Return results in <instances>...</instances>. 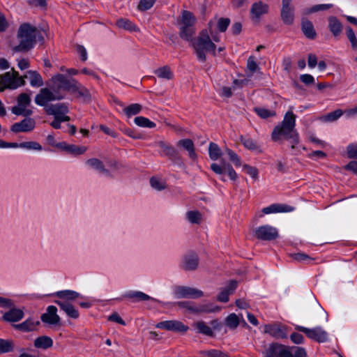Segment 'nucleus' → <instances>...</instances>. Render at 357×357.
I'll return each mask as SVG.
<instances>
[{
  "label": "nucleus",
  "mask_w": 357,
  "mask_h": 357,
  "mask_svg": "<svg viewBox=\"0 0 357 357\" xmlns=\"http://www.w3.org/2000/svg\"><path fill=\"white\" fill-rule=\"evenodd\" d=\"M17 37L20 44L13 47L14 52H26L33 47L37 38L40 40L43 39L40 30L30 23H23L20 26Z\"/></svg>",
  "instance_id": "1"
},
{
  "label": "nucleus",
  "mask_w": 357,
  "mask_h": 357,
  "mask_svg": "<svg viewBox=\"0 0 357 357\" xmlns=\"http://www.w3.org/2000/svg\"><path fill=\"white\" fill-rule=\"evenodd\" d=\"M191 45L199 61L206 60V54H215L216 45L213 43L206 31H202L199 35L193 38Z\"/></svg>",
  "instance_id": "2"
},
{
  "label": "nucleus",
  "mask_w": 357,
  "mask_h": 357,
  "mask_svg": "<svg viewBox=\"0 0 357 357\" xmlns=\"http://www.w3.org/2000/svg\"><path fill=\"white\" fill-rule=\"evenodd\" d=\"M265 357H307V356L305 349L303 347L272 344L267 349Z\"/></svg>",
  "instance_id": "3"
},
{
  "label": "nucleus",
  "mask_w": 357,
  "mask_h": 357,
  "mask_svg": "<svg viewBox=\"0 0 357 357\" xmlns=\"http://www.w3.org/2000/svg\"><path fill=\"white\" fill-rule=\"evenodd\" d=\"M50 87L54 91L62 93V91L73 92L77 89V82L73 78H68L62 74L57 73L50 79Z\"/></svg>",
  "instance_id": "4"
},
{
  "label": "nucleus",
  "mask_w": 357,
  "mask_h": 357,
  "mask_svg": "<svg viewBox=\"0 0 357 357\" xmlns=\"http://www.w3.org/2000/svg\"><path fill=\"white\" fill-rule=\"evenodd\" d=\"M344 114L349 118L357 116V105L347 108L345 110L336 109L334 111L319 116L318 120L323 123H333L341 118Z\"/></svg>",
  "instance_id": "5"
},
{
  "label": "nucleus",
  "mask_w": 357,
  "mask_h": 357,
  "mask_svg": "<svg viewBox=\"0 0 357 357\" xmlns=\"http://www.w3.org/2000/svg\"><path fill=\"white\" fill-rule=\"evenodd\" d=\"M252 234L254 237L260 241H273L279 237L278 229L268 225H264L255 228Z\"/></svg>",
  "instance_id": "6"
},
{
  "label": "nucleus",
  "mask_w": 357,
  "mask_h": 357,
  "mask_svg": "<svg viewBox=\"0 0 357 357\" xmlns=\"http://www.w3.org/2000/svg\"><path fill=\"white\" fill-rule=\"evenodd\" d=\"M17 105L11 109L14 114L29 116L32 114V110L27 108L31 104V98L27 93H20L17 98Z\"/></svg>",
  "instance_id": "7"
},
{
  "label": "nucleus",
  "mask_w": 357,
  "mask_h": 357,
  "mask_svg": "<svg viewBox=\"0 0 357 357\" xmlns=\"http://www.w3.org/2000/svg\"><path fill=\"white\" fill-rule=\"evenodd\" d=\"M24 84V77H19L18 73L13 68L11 72L6 73L1 76L0 84H5L8 89H15Z\"/></svg>",
  "instance_id": "8"
},
{
  "label": "nucleus",
  "mask_w": 357,
  "mask_h": 357,
  "mask_svg": "<svg viewBox=\"0 0 357 357\" xmlns=\"http://www.w3.org/2000/svg\"><path fill=\"white\" fill-rule=\"evenodd\" d=\"M280 19L282 23L287 26H291L294 23L295 12L292 0H282Z\"/></svg>",
  "instance_id": "9"
},
{
  "label": "nucleus",
  "mask_w": 357,
  "mask_h": 357,
  "mask_svg": "<svg viewBox=\"0 0 357 357\" xmlns=\"http://www.w3.org/2000/svg\"><path fill=\"white\" fill-rule=\"evenodd\" d=\"M65 95L63 93H58L56 91H51L50 89H41L39 93L35 98V102L42 106H47V103L50 101L61 100L64 98Z\"/></svg>",
  "instance_id": "10"
},
{
  "label": "nucleus",
  "mask_w": 357,
  "mask_h": 357,
  "mask_svg": "<svg viewBox=\"0 0 357 357\" xmlns=\"http://www.w3.org/2000/svg\"><path fill=\"white\" fill-rule=\"evenodd\" d=\"M174 296L176 298H199L204 296V292L198 289L185 287L178 286L174 290Z\"/></svg>",
  "instance_id": "11"
},
{
  "label": "nucleus",
  "mask_w": 357,
  "mask_h": 357,
  "mask_svg": "<svg viewBox=\"0 0 357 357\" xmlns=\"http://www.w3.org/2000/svg\"><path fill=\"white\" fill-rule=\"evenodd\" d=\"M296 123V115L292 112H287L280 126H276L273 134H289L294 132Z\"/></svg>",
  "instance_id": "12"
},
{
  "label": "nucleus",
  "mask_w": 357,
  "mask_h": 357,
  "mask_svg": "<svg viewBox=\"0 0 357 357\" xmlns=\"http://www.w3.org/2000/svg\"><path fill=\"white\" fill-rule=\"evenodd\" d=\"M211 170L218 175L227 174L231 181H236L238 178V174L231 164L222 160L221 164L213 162L210 166Z\"/></svg>",
  "instance_id": "13"
},
{
  "label": "nucleus",
  "mask_w": 357,
  "mask_h": 357,
  "mask_svg": "<svg viewBox=\"0 0 357 357\" xmlns=\"http://www.w3.org/2000/svg\"><path fill=\"white\" fill-rule=\"evenodd\" d=\"M296 329L304 333L309 338L319 343L325 342L328 340V333L321 327L307 328L303 326H296Z\"/></svg>",
  "instance_id": "14"
},
{
  "label": "nucleus",
  "mask_w": 357,
  "mask_h": 357,
  "mask_svg": "<svg viewBox=\"0 0 357 357\" xmlns=\"http://www.w3.org/2000/svg\"><path fill=\"white\" fill-rule=\"evenodd\" d=\"M250 17L255 22H259L262 16L269 12V6L261 0L254 2L250 7Z\"/></svg>",
  "instance_id": "15"
},
{
  "label": "nucleus",
  "mask_w": 357,
  "mask_h": 357,
  "mask_svg": "<svg viewBox=\"0 0 357 357\" xmlns=\"http://www.w3.org/2000/svg\"><path fill=\"white\" fill-rule=\"evenodd\" d=\"M156 328L182 333H186L189 329L188 326L178 320H167L159 322L156 324Z\"/></svg>",
  "instance_id": "16"
},
{
  "label": "nucleus",
  "mask_w": 357,
  "mask_h": 357,
  "mask_svg": "<svg viewBox=\"0 0 357 357\" xmlns=\"http://www.w3.org/2000/svg\"><path fill=\"white\" fill-rule=\"evenodd\" d=\"M199 264V257L197 253L190 252L183 256L181 267L185 271H192L197 269Z\"/></svg>",
  "instance_id": "17"
},
{
  "label": "nucleus",
  "mask_w": 357,
  "mask_h": 357,
  "mask_svg": "<svg viewBox=\"0 0 357 357\" xmlns=\"http://www.w3.org/2000/svg\"><path fill=\"white\" fill-rule=\"evenodd\" d=\"M49 114L54 115L56 118L61 120L69 121L70 118L65 115L67 112V107L63 104L49 105L45 107Z\"/></svg>",
  "instance_id": "18"
},
{
  "label": "nucleus",
  "mask_w": 357,
  "mask_h": 357,
  "mask_svg": "<svg viewBox=\"0 0 357 357\" xmlns=\"http://www.w3.org/2000/svg\"><path fill=\"white\" fill-rule=\"evenodd\" d=\"M264 332L276 338H284L287 336L286 327L281 324L266 325Z\"/></svg>",
  "instance_id": "19"
},
{
  "label": "nucleus",
  "mask_w": 357,
  "mask_h": 357,
  "mask_svg": "<svg viewBox=\"0 0 357 357\" xmlns=\"http://www.w3.org/2000/svg\"><path fill=\"white\" fill-rule=\"evenodd\" d=\"M41 320L50 325H56L60 322V317L57 314V309L51 305L47 308V312L41 315Z\"/></svg>",
  "instance_id": "20"
},
{
  "label": "nucleus",
  "mask_w": 357,
  "mask_h": 357,
  "mask_svg": "<svg viewBox=\"0 0 357 357\" xmlns=\"http://www.w3.org/2000/svg\"><path fill=\"white\" fill-rule=\"evenodd\" d=\"M294 211V208L286 205V204H274L268 207L262 208L261 214H259V218H262L264 215L275 213H286L291 212Z\"/></svg>",
  "instance_id": "21"
},
{
  "label": "nucleus",
  "mask_w": 357,
  "mask_h": 357,
  "mask_svg": "<svg viewBox=\"0 0 357 357\" xmlns=\"http://www.w3.org/2000/svg\"><path fill=\"white\" fill-rule=\"evenodd\" d=\"M34 127V120L31 118H27L20 123L13 125L11 127V131L13 132H26L31 131Z\"/></svg>",
  "instance_id": "22"
},
{
  "label": "nucleus",
  "mask_w": 357,
  "mask_h": 357,
  "mask_svg": "<svg viewBox=\"0 0 357 357\" xmlns=\"http://www.w3.org/2000/svg\"><path fill=\"white\" fill-rule=\"evenodd\" d=\"M220 310L221 307L211 302H205L198 306L196 305L195 314L216 313Z\"/></svg>",
  "instance_id": "23"
},
{
  "label": "nucleus",
  "mask_w": 357,
  "mask_h": 357,
  "mask_svg": "<svg viewBox=\"0 0 357 357\" xmlns=\"http://www.w3.org/2000/svg\"><path fill=\"white\" fill-rule=\"evenodd\" d=\"M24 312L22 310L15 308L14 305L10 307V310L4 313L3 319L10 322H16L22 319Z\"/></svg>",
  "instance_id": "24"
},
{
  "label": "nucleus",
  "mask_w": 357,
  "mask_h": 357,
  "mask_svg": "<svg viewBox=\"0 0 357 357\" xmlns=\"http://www.w3.org/2000/svg\"><path fill=\"white\" fill-rule=\"evenodd\" d=\"M177 146L188 153L189 157L192 160H195L197 158V155L195 150V146L193 142L190 139H184L179 140L177 142Z\"/></svg>",
  "instance_id": "25"
},
{
  "label": "nucleus",
  "mask_w": 357,
  "mask_h": 357,
  "mask_svg": "<svg viewBox=\"0 0 357 357\" xmlns=\"http://www.w3.org/2000/svg\"><path fill=\"white\" fill-rule=\"evenodd\" d=\"M241 142L243 143L245 148L250 151H257L259 153L262 151L260 144L250 135L242 136Z\"/></svg>",
  "instance_id": "26"
},
{
  "label": "nucleus",
  "mask_w": 357,
  "mask_h": 357,
  "mask_svg": "<svg viewBox=\"0 0 357 357\" xmlns=\"http://www.w3.org/2000/svg\"><path fill=\"white\" fill-rule=\"evenodd\" d=\"M55 146L61 150H64L75 155L82 154L86 151V148L85 146H77L72 144H67L65 142L58 143Z\"/></svg>",
  "instance_id": "27"
},
{
  "label": "nucleus",
  "mask_w": 357,
  "mask_h": 357,
  "mask_svg": "<svg viewBox=\"0 0 357 357\" xmlns=\"http://www.w3.org/2000/svg\"><path fill=\"white\" fill-rule=\"evenodd\" d=\"M54 303L57 304L61 310H63L68 317L77 319L79 317V312L75 307L69 303L61 301H55Z\"/></svg>",
  "instance_id": "28"
},
{
  "label": "nucleus",
  "mask_w": 357,
  "mask_h": 357,
  "mask_svg": "<svg viewBox=\"0 0 357 357\" xmlns=\"http://www.w3.org/2000/svg\"><path fill=\"white\" fill-rule=\"evenodd\" d=\"M195 23V18L193 15L189 11L183 10L179 21L180 28L194 26Z\"/></svg>",
  "instance_id": "29"
},
{
  "label": "nucleus",
  "mask_w": 357,
  "mask_h": 357,
  "mask_svg": "<svg viewBox=\"0 0 357 357\" xmlns=\"http://www.w3.org/2000/svg\"><path fill=\"white\" fill-rule=\"evenodd\" d=\"M301 26L302 31L307 38L314 39L316 37V31L314 29L312 23L310 20L307 19H303Z\"/></svg>",
  "instance_id": "30"
},
{
  "label": "nucleus",
  "mask_w": 357,
  "mask_h": 357,
  "mask_svg": "<svg viewBox=\"0 0 357 357\" xmlns=\"http://www.w3.org/2000/svg\"><path fill=\"white\" fill-rule=\"evenodd\" d=\"M39 324L40 322L38 321H34L29 319L21 324L14 325V327L19 331L26 332L33 331Z\"/></svg>",
  "instance_id": "31"
},
{
  "label": "nucleus",
  "mask_w": 357,
  "mask_h": 357,
  "mask_svg": "<svg viewBox=\"0 0 357 357\" xmlns=\"http://www.w3.org/2000/svg\"><path fill=\"white\" fill-rule=\"evenodd\" d=\"M193 328L199 333L213 336V332L210 326L204 321H197L192 324Z\"/></svg>",
  "instance_id": "32"
},
{
  "label": "nucleus",
  "mask_w": 357,
  "mask_h": 357,
  "mask_svg": "<svg viewBox=\"0 0 357 357\" xmlns=\"http://www.w3.org/2000/svg\"><path fill=\"white\" fill-rule=\"evenodd\" d=\"M155 74L160 79L170 80L174 77V73L169 66H164L158 68Z\"/></svg>",
  "instance_id": "33"
},
{
  "label": "nucleus",
  "mask_w": 357,
  "mask_h": 357,
  "mask_svg": "<svg viewBox=\"0 0 357 357\" xmlns=\"http://www.w3.org/2000/svg\"><path fill=\"white\" fill-rule=\"evenodd\" d=\"M55 296L66 301H73L79 297V294L72 290H63L56 292Z\"/></svg>",
  "instance_id": "34"
},
{
  "label": "nucleus",
  "mask_w": 357,
  "mask_h": 357,
  "mask_svg": "<svg viewBox=\"0 0 357 357\" xmlns=\"http://www.w3.org/2000/svg\"><path fill=\"white\" fill-rule=\"evenodd\" d=\"M328 26L333 35L334 36H339L342 29L341 22L335 17L333 16H331L328 18Z\"/></svg>",
  "instance_id": "35"
},
{
  "label": "nucleus",
  "mask_w": 357,
  "mask_h": 357,
  "mask_svg": "<svg viewBox=\"0 0 357 357\" xmlns=\"http://www.w3.org/2000/svg\"><path fill=\"white\" fill-rule=\"evenodd\" d=\"M241 322V318L235 313L229 314L224 321L225 326L231 330L236 329Z\"/></svg>",
  "instance_id": "36"
},
{
  "label": "nucleus",
  "mask_w": 357,
  "mask_h": 357,
  "mask_svg": "<svg viewBox=\"0 0 357 357\" xmlns=\"http://www.w3.org/2000/svg\"><path fill=\"white\" fill-rule=\"evenodd\" d=\"M53 340L48 336H41L34 341V346L36 348L46 349L52 347Z\"/></svg>",
  "instance_id": "37"
},
{
  "label": "nucleus",
  "mask_w": 357,
  "mask_h": 357,
  "mask_svg": "<svg viewBox=\"0 0 357 357\" xmlns=\"http://www.w3.org/2000/svg\"><path fill=\"white\" fill-rule=\"evenodd\" d=\"M23 77L24 79H29L31 84L33 86H40L43 84L41 76L36 71H28Z\"/></svg>",
  "instance_id": "38"
},
{
  "label": "nucleus",
  "mask_w": 357,
  "mask_h": 357,
  "mask_svg": "<svg viewBox=\"0 0 357 357\" xmlns=\"http://www.w3.org/2000/svg\"><path fill=\"white\" fill-rule=\"evenodd\" d=\"M116 26L126 31L137 32L139 29L131 21L127 19H119L116 22Z\"/></svg>",
  "instance_id": "39"
},
{
  "label": "nucleus",
  "mask_w": 357,
  "mask_h": 357,
  "mask_svg": "<svg viewBox=\"0 0 357 357\" xmlns=\"http://www.w3.org/2000/svg\"><path fill=\"white\" fill-rule=\"evenodd\" d=\"M243 171L250 176V177L256 181L259 179V171L257 167L250 165L248 164H243L241 165Z\"/></svg>",
  "instance_id": "40"
},
{
  "label": "nucleus",
  "mask_w": 357,
  "mask_h": 357,
  "mask_svg": "<svg viewBox=\"0 0 357 357\" xmlns=\"http://www.w3.org/2000/svg\"><path fill=\"white\" fill-rule=\"evenodd\" d=\"M142 109V106L140 104L134 103V104L129 105L126 106V107H124L123 111L125 115L128 118H130L132 116L137 115L139 113H140Z\"/></svg>",
  "instance_id": "41"
},
{
  "label": "nucleus",
  "mask_w": 357,
  "mask_h": 357,
  "mask_svg": "<svg viewBox=\"0 0 357 357\" xmlns=\"http://www.w3.org/2000/svg\"><path fill=\"white\" fill-rule=\"evenodd\" d=\"M208 154L210 158L215 161L221 158L222 152L216 144L211 142L208 146Z\"/></svg>",
  "instance_id": "42"
},
{
  "label": "nucleus",
  "mask_w": 357,
  "mask_h": 357,
  "mask_svg": "<svg viewBox=\"0 0 357 357\" xmlns=\"http://www.w3.org/2000/svg\"><path fill=\"white\" fill-rule=\"evenodd\" d=\"M185 215L191 224L200 225L202 221V215L198 211H189Z\"/></svg>",
  "instance_id": "43"
},
{
  "label": "nucleus",
  "mask_w": 357,
  "mask_h": 357,
  "mask_svg": "<svg viewBox=\"0 0 357 357\" xmlns=\"http://www.w3.org/2000/svg\"><path fill=\"white\" fill-rule=\"evenodd\" d=\"M246 70L250 76L260 70L259 64L257 62V59L254 56H250L248 57L247 61Z\"/></svg>",
  "instance_id": "44"
},
{
  "label": "nucleus",
  "mask_w": 357,
  "mask_h": 357,
  "mask_svg": "<svg viewBox=\"0 0 357 357\" xmlns=\"http://www.w3.org/2000/svg\"><path fill=\"white\" fill-rule=\"evenodd\" d=\"M15 349L14 342L11 340H3L0 338V354L11 352Z\"/></svg>",
  "instance_id": "45"
},
{
  "label": "nucleus",
  "mask_w": 357,
  "mask_h": 357,
  "mask_svg": "<svg viewBox=\"0 0 357 357\" xmlns=\"http://www.w3.org/2000/svg\"><path fill=\"white\" fill-rule=\"evenodd\" d=\"M256 114L263 119L268 118L274 117L276 116V112L274 110L268 109L264 107H256L255 108Z\"/></svg>",
  "instance_id": "46"
},
{
  "label": "nucleus",
  "mask_w": 357,
  "mask_h": 357,
  "mask_svg": "<svg viewBox=\"0 0 357 357\" xmlns=\"http://www.w3.org/2000/svg\"><path fill=\"white\" fill-rule=\"evenodd\" d=\"M86 164L89 166H90V167L97 169L100 172L105 173V174H109L108 170H107L104 167V165H103L102 162L100 160H99L98 159H97V158L89 159L86 161Z\"/></svg>",
  "instance_id": "47"
},
{
  "label": "nucleus",
  "mask_w": 357,
  "mask_h": 357,
  "mask_svg": "<svg viewBox=\"0 0 357 357\" xmlns=\"http://www.w3.org/2000/svg\"><path fill=\"white\" fill-rule=\"evenodd\" d=\"M126 296L130 299L134 300L135 301H142L152 299L149 296L142 291H130L128 293Z\"/></svg>",
  "instance_id": "48"
},
{
  "label": "nucleus",
  "mask_w": 357,
  "mask_h": 357,
  "mask_svg": "<svg viewBox=\"0 0 357 357\" xmlns=\"http://www.w3.org/2000/svg\"><path fill=\"white\" fill-rule=\"evenodd\" d=\"M135 123L142 128H154L155 123L144 116H137L134 119Z\"/></svg>",
  "instance_id": "49"
},
{
  "label": "nucleus",
  "mask_w": 357,
  "mask_h": 357,
  "mask_svg": "<svg viewBox=\"0 0 357 357\" xmlns=\"http://www.w3.org/2000/svg\"><path fill=\"white\" fill-rule=\"evenodd\" d=\"M180 36L183 39L185 40H190L192 42V36L195 33V30L194 26L189 27H181L180 28Z\"/></svg>",
  "instance_id": "50"
},
{
  "label": "nucleus",
  "mask_w": 357,
  "mask_h": 357,
  "mask_svg": "<svg viewBox=\"0 0 357 357\" xmlns=\"http://www.w3.org/2000/svg\"><path fill=\"white\" fill-rule=\"evenodd\" d=\"M175 305H177L180 308L185 309L188 312L195 314L196 305L192 302L179 301V302L176 303Z\"/></svg>",
  "instance_id": "51"
},
{
  "label": "nucleus",
  "mask_w": 357,
  "mask_h": 357,
  "mask_svg": "<svg viewBox=\"0 0 357 357\" xmlns=\"http://www.w3.org/2000/svg\"><path fill=\"white\" fill-rule=\"evenodd\" d=\"M150 183L151 187L157 190H162L167 188L166 183L163 180L156 177H152L150 179Z\"/></svg>",
  "instance_id": "52"
},
{
  "label": "nucleus",
  "mask_w": 357,
  "mask_h": 357,
  "mask_svg": "<svg viewBox=\"0 0 357 357\" xmlns=\"http://www.w3.org/2000/svg\"><path fill=\"white\" fill-rule=\"evenodd\" d=\"M225 153L227 154L229 160L233 162L236 166H241L242 162L240 157L232 150L229 149H225Z\"/></svg>",
  "instance_id": "53"
},
{
  "label": "nucleus",
  "mask_w": 357,
  "mask_h": 357,
  "mask_svg": "<svg viewBox=\"0 0 357 357\" xmlns=\"http://www.w3.org/2000/svg\"><path fill=\"white\" fill-rule=\"evenodd\" d=\"M346 35L349 40L350 41L351 46L354 49L357 50V38L355 33L350 26L346 27Z\"/></svg>",
  "instance_id": "54"
},
{
  "label": "nucleus",
  "mask_w": 357,
  "mask_h": 357,
  "mask_svg": "<svg viewBox=\"0 0 357 357\" xmlns=\"http://www.w3.org/2000/svg\"><path fill=\"white\" fill-rule=\"evenodd\" d=\"M77 92L78 96L82 98L84 101H89L91 100V96L89 91L84 87H79L77 86V89L75 90L73 93Z\"/></svg>",
  "instance_id": "55"
},
{
  "label": "nucleus",
  "mask_w": 357,
  "mask_h": 357,
  "mask_svg": "<svg viewBox=\"0 0 357 357\" xmlns=\"http://www.w3.org/2000/svg\"><path fill=\"white\" fill-rule=\"evenodd\" d=\"M155 0H140L137 8L141 11L150 9L154 4Z\"/></svg>",
  "instance_id": "56"
},
{
  "label": "nucleus",
  "mask_w": 357,
  "mask_h": 357,
  "mask_svg": "<svg viewBox=\"0 0 357 357\" xmlns=\"http://www.w3.org/2000/svg\"><path fill=\"white\" fill-rule=\"evenodd\" d=\"M229 23L230 20L229 18H219L217 22L218 29L220 32H225L227 30Z\"/></svg>",
  "instance_id": "57"
},
{
  "label": "nucleus",
  "mask_w": 357,
  "mask_h": 357,
  "mask_svg": "<svg viewBox=\"0 0 357 357\" xmlns=\"http://www.w3.org/2000/svg\"><path fill=\"white\" fill-rule=\"evenodd\" d=\"M332 4H320V5H316L310 8L307 11V14L318 12L319 10H325L330 9L332 8Z\"/></svg>",
  "instance_id": "58"
},
{
  "label": "nucleus",
  "mask_w": 357,
  "mask_h": 357,
  "mask_svg": "<svg viewBox=\"0 0 357 357\" xmlns=\"http://www.w3.org/2000/svg\"><path fill=\"white\" fill-rule=\"evenodd\" d=\"M348 158H357V144H351L347 147Z\"/></svg>",
  "instance_id": "59"
},
{
  "label": "nucleus",
  "mask_w": 357,
  "mask_h": 357,
  "mask_svg": "<svg viewBox=\"0 0 357 357\" xmlns=\"http://www.w3.org/2000/svg\"><path fill=\"white\" fill-rule=\"evenodd\" d=\"M10 24L4 14L0 11V33L5 32L9 27Z\"/></svg>",
  "instance_id": "60"
},
{
  "label": "nucleus",
  "mask_w": 357,
  "mask_h": 357,
  "mask_svg": "<svg viewBox=\"0 0 357 357\" xmlns=\"http://www.w3.org/2000/svg\"><path fill=\"white\" fill-rule=\"evenodd\" d=\"M238 282L236 280H231L228 285H227L223 290L229 296L232 294L237 287Z\"/></svg>",
  "instance_id": "61"
},
{
  "label": "nucleus",
  "mask_w": 357,
  "mask_h": 357,
  "mask_svg": "<svg viewBox=\"0 0 357 357\" xmlns=\"http://www.w3.org/2000/svg\"><path fill=\"white\" fill-rule=\"evenodd\" d=\"M21 147H24L29 149H34V150H40L41 146L36 142H24L20 144Z\"/></svg>",
  "instance_id": "62"
},
{
  "label": "nucleus",
  "mask_w": 357,
  "mask_h": 357,
  "mask_svg": "<svg viewBox=\"0 0 357 357\" xmlns=\"http://www.w3.org/2000/svg\"><path fill=\"white\" fill-rule=\"evenodd\" d=\"M160 146L163 149V151L166 155L173 156L176 154L174 149L170 146L167 145L163 142H160Z\"/></svg>",
  "instance_id": "63"
},
{
  "label": "nucleus",
  "mask_w": 357,
  "mask_h": 357,
  "mask_svg": "<svg viewBox=\"0 0 357 357\" xmlns=\"http://www.w3.org/2000/svg\"><path fill=\"white\" fill-rule=\"evenodd\" d=\"M344 169L357 175V162L355 160L350 161L344 167Z\"/></svg>",
  "instance_id": "64"
}]
</instances>
